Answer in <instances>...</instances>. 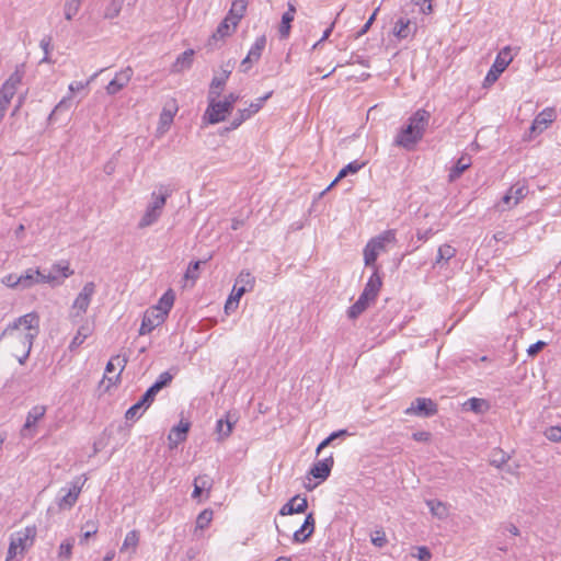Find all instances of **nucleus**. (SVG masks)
<instances>
[{"label":"nucleus","mask_w":561,"mask_h":561,"mask_svg":"<svg viewBox=\"0 0 561 561\" xmlns=\"http://www.w3.org/2000/svg\"><path fill=\"white\" fill-rule=\"evenodd\" d=\"M38 334L39 317L36 312H30L9 323L0 339L7 340L9 353L23 365L28 358L33 342Z\"/></svg>","instance_id":"1"},{"label":"nucleus","mask_w":561,"mask_h":561,"mask_svg":"<svg viewBox=\"0 0 561 561\" xmlns=\"http://www.w3.org/2000/svg\"><path fill=\"white\" fill-rule=\"evenodd\" d=\"M431 119V113L425 108H419L413 113L408 124L397 134L393 144L407 150L414 149L415 145L422 140Z\"/></svg>","instance_id":"2"},{"label":"nucleus","mask_w":561,"mask_h":561,"mask_svg":"<svg viewBox=\"0 0 561 561\" xmlns=\"http://www.w3.org/2000/svg\"><path fill=\"white\" fill-rule=\"evenodd\" d=\"M381 285L382 280L378 273V268H375L374 273L366 283L363 293L359 295L356 302L348 308L347 316L350 319L354 320L358 318L368 308L370 302L375 301Z\"/></svg>","instance_id":"3"},{"label":"nucleus","mask_w":561,"mask_h":561,"mask_svg":"<svg viewBox=\"0 0 561 561\" xmlns=\"http://www.w3.org/2000/svg\"><path fill=\"white\" fill-rule=\"evenodd\" d=\"M172 191L164 185L159 186V193L151 194V202L148 204L145 214L138 222V228H147L152 226L160 218L162 210L165 206L168 197L171 196Z\"/></svg>","instance_id":"4"},{"label":"nucleus","mask_w":561,"mask_h":561,"mask_svg":"<svg viewBox=\"0 0 561 561\" xmlns=\"http://www.w3.org/2000/svg\"><path fill=\"white\" fill-rule=\"evenodd\" d=\"M396 241V230L393 229L386 230L377 237L371 238L364 249L365 265L373 266L374 270L377 268L375 263L378 255L386 251L388 244H393Z\"/></svg>","instance_id":"5"},{"label":"nucleus","mask_w":561,"mask_h":561,"mask_svg":"<svg viewBox=\"0 0 561 561\" xmlns=\"http://www.w3.org/2000/svg\"><path fill=\"white\" fill-rule=\"evenodd\" d=\"M95 293V285L93 282H88L84 284L82 290L76 297L69 318L73 323L78 322V319H81L82 316L87 312L89 305L91 302V298Z\"/></svg>","instance_id":"6"},{"label":"nucleus","mask_w":561,"mask_h":561,"mask_svg":"<svg viewBox=\"0 0 561 561\" xmlns=\"http://www.w3.org/2000/svg\"><path fill=\"white\" fill-rule=\"evenodd\" d=\"M513 56L511 54V48L504 47L496 56L492 67L488 71L484 78V85L493 84L500 77V75L507 68V66L512 62Z\"/></svg>","instance_id":"7"},{"label":"nucleus","mask_w":561,"mask_h":561,"mask_svg":"<svg viewBox=\"0 0 561 561\" xmlns=\"http://www.w3.org/2000/svg\"><path fill=\"white\" fill-rule=\"evenodd\" d=\"M219 96H213L208 94V106L204 117L207 118L209 124H218L226 119L227 115L232 110L229 107V103L218 100Z\"/></svg>","instance_id":"8"},{"label":"nucleus","mask_w":561,"mask_h":561,"mask_svg":"<svg viewBox=\"0 0 561 561\" xmlns=\"http://www.w3.org/2000/svg\"><path fill=\"white\" fill-rule=\"evenodd\" d=\"M272 94L273 92L270 91L264 96L259 98L255 102H252L249 105V107L239 110L233 119L231 121L230 125L228 127H225L224 131H231L237 129L243 122H245L252 115L257 113L262 108L264 102L268 100L272 96Z\"/></svg>","instance_id":"9"},{"label":"nucleus","mask_w":561,"mask_h":561,"mask_svg":"<svg viewBox=\"0 0 561 561\" xmlns=\"http://www.w3.org/2000/svg\"><path fill=\"white\" fill-rule=\"evenodd\" d=\"M126 364L127 358L121 357L119 355L112 357L107 362L105 367V375L101 381L102 385L107 381V385L105 386L106 390H108L111 386L115 385L119 380L121 374L124 370Z\"/></svg>","instance_id":"10"},{"label":"nucleus","mask_w":561,"mask_h":561,"mask_svg":"<svg viewBox=\"0 0 561 561\" xmlns=\"http://www.w3.org/2000/svg\"><path fill=\"white\" fill-rule=\"evenodd\" d=\"M21 289H28L36 284L54 283L56 276L53 273L45 274L39 268H27L20 275Z\"/></svg>","instance_id":"11"},{"label":"nucleus","mask_w":561,"mask_h":561,"mask_svg":"<svg viewBox=\"0 0 561 561\" xmlns=\"http://www.w3.org/2000/svg\"><path fill=\"white\" fill-rule=\"evenodd\" d=\"M36 534V526L33 525L26 526L25 528L11 535L10 540L13 541L18 548H20L19 553L21 558H23L25 550L33 546Z\"/></svg>","instance_id":"12"},{"label":"nucleus","mask_w":561,"mask_h":561,"mask_svg":"<svg viewBox=\"0 0 561 561\" xmlns=\"http://www.w3.org/2000/svg\"><path fill=\"white\" fill-rule=\"evenodd\" d=\"M437 413V404L427 398H416L411 407L405 410V414H414L417 416H433Z\"/></svg>","instance_id":"13"},{"label":"nucleus","mask_w":561,"mask_h":561,"mask_svg":"<svg viewBox=\"0 0 561 561\" xmlns=\"http://www.w3.org/2000/svg\"><path fill=\"white\" fill-rule=\"evenodd\" d=\"M46 413V407L35 405L33 407L26 416V421L21 430L22 437L32 438L35 435L36 423L44 417Z\"/></svg>","instance_id":"14"},{"label":"nucleus","mask_w":561,"mask_h":561,"mask_svg":"<svg viewBox=\"0 0 561 561\" xmlns=\"http://www.w3.org/2000/svg\"><path fill=\"white\" fill-rule=\"evenodd\" d=\"M255 284V277L248 271H241L232 288L231 297L240 300L248 291H251Z\"/></svg>","instance_id":"15"},{"label":"nucleus","mask_w":561,"mask_h":561,"mask_svg":"<svg viewBox=\"0 0 561 561\" xmlns=\"http://www.w3.org/2000/svg\"><path fill=\"white\" fill-rule=\"evenodd\" d=\"M134 71L130 67H126L125 69L117 72L113 80L108 82L105 90L110 95L117 94L121 90H123L131 80Z\"/></svg>","instance_id":"16"},{"label":"nucleus","mask_w":561,"mask_h":561,"mask_svg":"<svg viewBox=\"0 0 561 561\" xmlns=\"http://www.w3.org/2000/svg\"><path fill=\"white\" fill-rule=\"evenodd\" d=\"M163 312L159 310L148 309L142 318L139 334L145 335L150 333L154 328L159 327L164 322Z\"/></svg>","instance_id":"17"},{"label":"nucleus","mask_w":561,"mask_h":561,"mask_svg":"<svg viewBox=\"0 0 561 561\" xmlns=\"http://www.w3.org/2000/svg\"><path fill=\"white\" fill-rule=\"evenodd\" d=\"M232 68L233 62L230 60L221 66V75L213 78L208 94H211L213 96H220L222 90L225 89L226 81L232 71Z\"/></svg>","instance_id":"18"},{"label":"nucleus","mask_w":561,"mask_h":561,"mask_svg":"<svg viewBox=\"0 0 561 561\" xmlns=\"http://www.w3.org/2000/svg\"><path fill=\"white\" fill-rule=\"evenodd\" d=\"M190 422L181 421L176 426H173L168 435L169 448L173 449L182 442L186 440L190 431Z\"/></svg>","instance_id":"19"},{"label":"nucleus","mask_w":561,"mask_h":561,"mask_svg":"<svg viewBox=\"0 0 561 561\" xmlns=\"http://www.w3.org/2000/svg\"><path fill=\"white\" fill-rule=\"evenodd\" d=\"M334 465L333 456H329L322 460L317 461L311 467L309 474H311L314 479L320 481H324L329 478L331 470Z\"/></svg>","instance_id":"20"},{"label":"nucleus","mask_w":561,"mask_h":561,"mask_svg":"<svg viewBox=\"0 0 561 561\" xmlns=\"http://www.w3.org/2000/svg\"><path fill=\"white\" fill-rule=\"evenodd\" d=\"M237 422L236 413L227 412L224 419H219L216 423V433L218 440H224L230 436Z\"/></svg>","instance_id":"21"},{"label":"nucleus","mask_w":561,"mask_h":561,"mask_svg":"<svg viewBox=\"0 0 561 561\" xmlns=\"http://www.w3.org/2000/svg\"><path fill=\"white\" fill-rule=\"evenodd\" d=\"M556 117L553 108H545L540 112L534 119L530 131L531 133H542L550 123L553 122Z\"/></svg>","instance_id":"22"},{"label":"nucleus","mask_w":561,"mask_h":561,"mask_svg":"<svg viewBox=\"0 0 561 561\" xmlns=\"http://www.w3.org/2000/svg\"><path fill=\"white\" fill-rule=\"evenodd\" d=\"M308 507V502L306 497H300L299 495L290 499L279 511L280 515H290L295 513H304Z\"/></svg>","instance_id":"23"},{"label":"nucleus","mask_w":561,"mask_h":561,"mask_svg":"<svg viewBox=\"0 0 561 561\" xmlns=\"http://www.w3.org/2000/svg\"><path fill=\"white\" fill-rule=\"evenodd\" d=\"M81 492V485H79V480L72 483V486L64 494L59 501L58 505L61 510L71 508Z\"/></svg>","instance_id":"24"},{"label":"nucleus","mask_w":561,"mask_h":561,"mask_svg":"<svg viewBox=\"0 0 561 561\" xmlns=\"http://www.w3.org/2000/svg\"><path fill=\"white\" fill-rule=\"evenodd\" d=\"M248 7V0H234L228 13V16L231 18L232 30H234L243 18L245 10Z\"/></svg>","instance_id":"25"},{"label":"nucleus","mask_w":561,"mask_h":561,"mask_svg":"<svg viewBox=\"0 0 561 561\" xmlns=\"http://www.w3.org/2000/svg\"><path fill=\"white\" fill-rule=\"evenodd\" d=\"M193 49H186L181 55H179V57L172 65V72H182L186 69H190L193 64Z\"/></svg>","instance_id":"26"},{"label":"nucleus","mask_w":561,"mask_h":561,"mask_svg":"<svg viewBox=\"0 0 561 561\" xmlns=\"http://www.w3.org/2000/svg\"><path fill=\"white\" fill-rule=\"evenodd\" d=\"M139 538L140 536L138 530H130L127 533L119 551L122 553L129 552L130 556L135 554L139 545Z\"/></svg>","instance_id":"27"},{"label":"nucleus","mask_w":561,"mask_h":561,"mask_svg":"<svg viewBox=\"0 0 561 561\" xmlns=\"http://www.w3.org/2000/svg\"><path fill=\"white\" fill-rule=\"evenodd\" d=\"M175 300V295L172 289H168L162 297L159 299V302L156 307H152L153 310H159V312H163V318L165 319L169 311L171 310Z\"/></svg>","instance_id":"28"},{"label":"nucleus","mask_w":561,"mask_h":561,"mask_svg":"<svg viewBox=\"0 0 561 561\" xmlns=\"http://www.w3.org/2000/svg\"><path fill=\"white\" fill-rule=\"evenodd\" d=\"M92 331L93 328L89 322L81 324L77 331V334L73 336L69 348L72 351L83 344L85 339L92 334Z\"/></svg>","instance_id":"29"},{"label":"nucleus","mask_w":561,"mask_h":561,"mask_svg":"<svg viewBox=\"0 0 561 561\" xmlns=\"http://www.w3.org/2000/svg\"><path fill=\"white\" fill-rule=\"evenodd\" d=\"M471 165V158L469 156H461L454 168L449 172V181H456L458 178L461 176V174L469 169Z\"/></svg>","instance_id":"30"},{"label":"nucleus","mask_w":561,"mask_h":561,"mask_svg":"<svg viewBox=\"0 0 561 561\" xmlns=\"http://www.w3.org/2000/svg\"><path fill=\"white\" fill-rule=\"evenodd\" d=\"M72 105V96L71 94L68 96H65L60 100V102L54 107L51 113L48 116L49 123H55L58 121V116L64 113L68 112Z\"/></svg>","instance_id":"31"},{"label":"nucleus","mask_w":561,"mask_h":561,"mask_svg":"<svg viewBox=\"0 0 561 561\" xmlns=\"http://www.w3.org/2000/svg\"><path fill=\"white\" fill-rule=\"evenodd\" d=\"M463 409L467 411H472L477 414H482L488 411L489 403L484 399L470 398L463 403Z\"/></svg>","instance_id":"32"},{"label":"nucleus","mask_w":561,"mask_h":561,"mask_svg":"<svg viewBox=\"0 0 561 561\" xmlns=\"http://www.w3.org/2000/svg\"><path fill=\"white\" fill-rule=\"evenodd\" d=\"M511 459V455L505 453L504 450L500 448H495L492 450L490 456V465L501 469L507 461Z\"/></svg>","instance_id":"33"},{"label":"nucleus","mask_w":561,"mask_h":561,"mask_svg":"<svg viewBox=\"0 0 561 561\" xmlns=\"http://www.w3.org/2000/svg\"><path fill=\"white\" fill-rule=\"evenodd\" d=\"M426 505L428 506L433 516L444 519L448 515V510L445 503L437 500H427Z\"/></svg>","instance_id":"34"},{"label":"nucleus","mask_w":561,"mask_h":561,"mask_svg":"<svg viewBox=\"0 0 561 561\" xmlns=\"http://www.w3.org/2000/svg\"><path fill=\"white\" fill-rule=\"evenodd\" d=\"M456 255V249L449 244H443L438 248L437 256L434 265H442L447 263Z\"/></svg>","instance_id":"35"},{"label":"nucleus","mask_w":561,"mask_h":561,"mask_svg":"<svg viewBox=\"0 0 561 561\" xmlns=\"http://www.w3.org/2000/svg\"><path fill=\"white\" fill-rule=\"evenodd\" d=\"M265 45H266L265 36L257 37L247 55L248 60H252L253 62L257 61L261 58V55H262L263 49L265 48Z\"/></svg>","instance_id":"36"},{"label":"nucleus","mask_w":561,"mask_h":561,"mask_svg":"<svg viewBox=\"0 0 561 561\" xmlns=\"http://www.w3.org/2000/svg\"><path fill=\"white\" fill-rule=\"evenodd\" d=\"M229 22H231V18L227 15L220 22L216 32L213 34L211 38L209 39V43H208L209 46L213 44V42L222 39L230 34V23Z\"/></svg>","instance_id":"37"},{"label":"nucleus","mask_w":561,"mask_h":561,"mask_svg":"<svg viewBox=\"0 0 561 561\" xmlns=\"http://www.w3.org/2000/svg\"><path fill=\"white\" fill-rule=\"evenodd\" d=\"M49 273H53L56 276V280L53 284H61V282L58 280V275H61L62 278H67L73 274V271L70 268L68 263L60 262L54 264Z\"/></svg>","instance_id":"38"},{"label":"nucleus","mask_w":561,"mask_h":561,"mask_svg":"<svg viewBox=\"0 0 561 561\" xmlns=\"http://www.w3.org/2000/svg\"><path fill=\"white\" fill-rule=\"evenodd\" d=\"M508 193L513 195V205H517L528 194V187L525 184L516 183L508 190Z\"/></svg>","instance_id":"39"},{"label":"nucleus","mask_w":561,"mask_h":561,"mask_svg":"<svg viewBox=\"0 0 561 561\" xmlns=\"http://www.w3.org/2000/svg\"><path fill=\"white\" fill-rule=\"evenodd\" d=\"M394 35L399 38H407L410 35V21L399 19L394 25Z\"/></svg>","instance_id":"40"},{"label":"nucleus","mask_w":561,"mask_h":561,"mask_svg":"<svg viewBox=\"0 0 561 561\" xmlns=\"http://www.w3.org/2000/svg\"><path fill=\"white\" fill-rule=\"evenodd\" d=\"M348 435L346 430H339L336 432L331 433L325 439H323L317 447L316 454L319 455L322 449L328 447L333 440H335L339 437H344Z\"/></svg>","instance_id":"41"},{"label":"nucleus","mask_w":561,"mask_h":561,"mask_svg":"<svg viewBox=\"0 0 561 561\" xmlns=\"http://www.w3.org/2000/svg\"><path fill=\"white\" fill-rule=\"evenodd\" d=\"M82 528L85 530L79 540L80 545H84L89 538L98 533V525L94 520H88Z\"/></svg>","instance_id":"42"},{"label":"nucleus","mask_w":561,"mask_h":561,"mask_svg":"<svg viewBox=\"0 0 561 561\" xmlns=\"http://www.w3.org/2000/svg\"><path fill=\"white\" fill-rule=\"evenodd\" d=\"M81 0H66L65 3V18L71 20L80 8Z\"/></svg>","instance_id":"43"},{"label":"nucleus","mask_w":561,"mask_h":561,"mask_svg":"<svg viewBox=\"0 0 561 561\" xmlns=\"http://www.w3.org/2000/svg\"><path fill=\"white\" fill-rule=\"evenodd\" d=\"M73 542V539H67L60 543L59 558L64 559L65 561L70 560L72 556Z\"/></svg>","instance_id":"44"},{"label":"nucleus","mask_w":561,"mask_h":561,"mask_svg":"<svg viewBox=\"0 0 561 561\" xmlns=\"http://www.w3.org/2000/svg\"><path fill=\"white\" fill-rule=\"evenodd\" d=\"M293 20H294V16H291V13L283 14L280 26H279L280 37L286 38L289 35L290 23L293 22Z\"/></svg>","instance_id":"45"},{"label":"nucleus","mask_w":561,"mask_h":561,"mask_svg":"<svg viewBox=\"0 0 561 561\" xmlns=\"http://www.w3.org/2000/svg\"><path fill=\"white\" fill-rule=\"evenodd\" d=\"M213 518V512L209 510H204L201 512L196 518V527L199 529H204L208 527L209 523Z\"/></svg>","instance_id":"46"},{"label":"nucleus","mask_w":561,"mask_h":561,"mask_svg":"<svg viewBox=\"0 0 561 561\" xmlns=\"http://www.w3.org/2000/svg\"><path fill=\"white\" fill-rule=\"evenodd\" d=\"M50 45H51V37L50 36H45V37L42 38V41L39 43V46L44 50V57L42 58L41 64H43V62H47V64L51 62V59L49 57Z\"/></svg>","instance_id":"47"},{"label":"nucleus","mask_w":561,"mask_h":561,"mask_svg":"<svg viewBox=\"0 0 561 561\" xmlns=\"http://www.w3.org/2000/svg\"><path fill=\"white\" fill-rule=\"evenodd\" d=\"M202 263V261L191 262L185 273V279L195 282L198 278V271Z\"/></svg>","instance_id":"48"},{"label":"nucleus","mask_w":561,"mask_h":561,"mask_svg":"<svg viewBox=\"0 0 561 561\" xmlns=\"http://www.w3.org/2000/svg\"><path fill=\"white\" fill-rule=\"evenodd\" d=\"M173 376L169 371L162 373L152 385L158 391L167 387L172 381Z\"/></svg>","instance_id":"49"},{"label":"nucleus","mask_w":561,"mask_h":561,"mask_svg":"<svg viewBox=\"0 0 561 561\" xmlns=\"http://www.w3.org/2000/svg\"><path fill=\"white\" fill-rule=\"evenodd\" d=\"M103 71V69L96 71L95 73H93L91 76V78L85 82H80V81H75V82H71L69 84V92L70 93H73V92H77V91H80L82 89H84L91 81H93L101 72Z\"/></svg>","instance_id":"50"},{"label":"nucleus","mask_w":561,"mask_h":561,"mask_svg":"<svg viewBox=\"0 0 561 561\" xmlns=\"http://www.w3.org/2000/svg\"><path fill=\"white\" fill-rule=\"evenodd\" d=\"M545 436L551 442H561V427L550 426L549 428L546 430Z\"/></svg>","instance_id":"51"},{"label":"nucleus","mask_w":561,"mask_h":561,"mask_svg":"<svg viewBox=\"0 0 561 561\" xmlns=\"http://www.w3.org/2000/svg\"><path fill=\"white\" fill-rule=\"evenodd\" d=\"M2 283L10 288L21 289L20 275L9 274L2 278Z\"/></svg>","instance_id":"52"},{"label":"nucleus","mask_w":561,"mask_h":561,"mask_svg":"<svg viewBox=\"0 0 561 561\" xmlns=\"http://www.w3.org/2000/svg\"><path fill=\"white\" fill-rule=\"evenodd\" d=\"M371 543L378 548L385 547L387 543L385 531L376 530L375 534L371 536Z\"/></svg>","instance_id":"53"},{"label":"nucleus","mask_w":561,"mask_h":561,"mask_svg":"<svg viewBox=\"0 0 561 561\" xmlns=\"http://www.w3.org/2000/svg\"><path fill=\"white\" fill-rule=\"evenodd\" d=\"M412 556L420 561H430L432 558L430 549L425 546L416 547V553H413Z\"/></svg>","instance_id":"54"},{"label":"nucleus","mask_w":561,"mask_h":561,"mask_svg":"<svg viewBox=\"0 0 561 561\" xmlns=\"http://www.w3.org/2000/svg\"><path fill=\"white\" fill-rule=\"evenodd\" d=\"M309 538V533L307 531V529H305L304 526H301L298 530L294 533L293 541L296 543H302L306 542Z\"/></svg>","instance_id":"55"},{"label":"nucleus","mask_w":561,"mask_h":561,"mask_svg":"<svg viewBox=\"0 0 561 561\" xmlns=\"http://www.w3.org/2000/svg\"><path fill=\"white\" fill-rule=\"evenodd\" d=\"M144 411L135 403L133 404L125 413V417L127 421H134L140 417Z\"/></svg>","instance_id":"56"},{"label":"nucleus","mask_w":561,"mask_h":561,"mask_svg":"<svg viewBox=\"0 0 561 561\" xmlns=\"http://www.w3.org/2000/svg\"><path fill=\"white\" fill-rule=\"evenodd\" d=\"M413 3L420 7V10L423 14H430L433 11V7L431 0H412Z\"/></svg>","instance_id":"57"},{"label":"nucleus","mask_w":561,"mask_h":561,"mask_svg":"<svg viewBox=\"0 0 561 561\" xmlns=\"http://www.w3.org/2000/svg\"><path fill=\"white\" fill-rule=\"evenodd\" d=\"M513 202H514V199H513V195H511V194L507 192V193L502 197V201H501V203L499 204V206H497V207H499V209H500L501 211H504V210H506V209L511 208L512 206H514V205H513Z\"/></svg>","instance_id":"58"},{"label":"nucleus","mask_w":561,"mask_h":561,"mask_svg":"<svg viewBox=\"0 0 561 561\" xmlns=\"http://www.w3.org/2000/svg\"><path fill=\"white\" fill-rule=\"evenodd\" d=\"M301 526H304L305 529H307V531L309 533L310 536L313 534L314 527H316V520H314L312 513H309L306 516L305 522Z\"/></svg>","instance_id":"59"},{"label":"nucleus","mask_w":561,"mask_h":561,"mask_svg":"<svg viewBox=\"0 0 561 561\" xmlns=\"http://www.w3.org/2000/svg\"><path fill=\"white\" fill-rule=\"evenodd\" d=\"M195 483H198V486L203 490H209L211 488V480L208 478L207 474H202L195 478Z\"/></svg>","instance_id":"60"},{"label":"nucleus","mask_w":561,"mask_h":561,"mask_svg":"<svg viewBox=\"0 0 561 561\" xmlns=\"http://www.w3.org/2000/svg\"><path fill=\"white\" fill-rule=\"evenodd\" d=\"M379 9H376L374 11V13L370 15V18L368 19V21L364 24V26L358 31L356 37H360L363 36L364 34H366L368 32V30L370 28L371 24L374 23L375 19H376V15H377V12H378Z\"/></svg>","instance_id":"61"},{"label":"nucleus","mask_w":561,"mask_h":561,"mask_svg":"<svg viewBox=\"0 0 561 561\" xmlns=\"http://www.w3.org/2000/svg\"><path fill=\"white\" fill-rule=\"evenodd\" d=\"M545 346H546V342L537 341L536 343L531 344L528 347L527 354L533 357V356L537 355L540 351H542Z\"/></svg>","instance_id":"62"},{"label":"nucleus","mask_w":561,"mask_h":561,"mask_svg":"<svg viewBox=\"0 0 561 561\" xmlns=\"http://www.w3.org/2000/svg\"><path fill=\"white\" fill-rule=\"evenodd\" d=\"M365 165L364 162H358L357 160L355 161H352L350 162L348 164H346L344 168H345V171L348 173V174H355L357 173Z\"/></svg>","instance_id":"63"},{"label":"nucleus","mask_w":561,"mask_h":561,"mask_svg":"<svg viewBox=\"0 0 561 561\" xmlns=\"http://www.w3.org/2000/svg\"><path fill=\"white\" fill-rule=\"evenodd\" d=\"M19 550L20 548H18L15 543L10 540L5 561H13L18 556H20Z\"/></svg>","instance_id":"64"}]
</instances>
